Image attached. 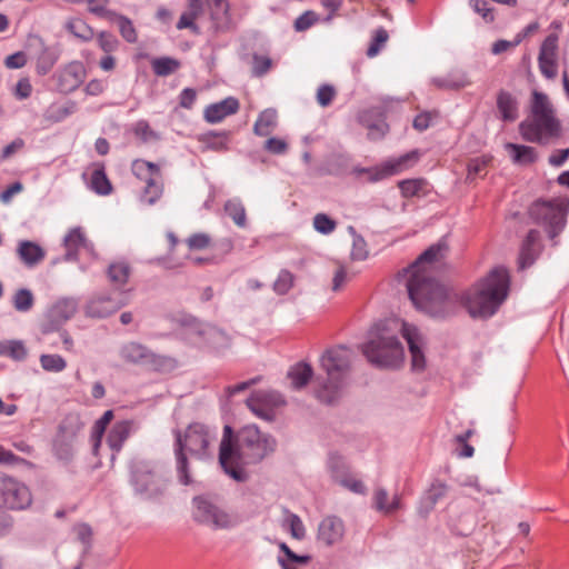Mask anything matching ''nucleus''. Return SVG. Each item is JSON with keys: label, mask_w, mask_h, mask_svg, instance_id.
I'll return each mask as SVG.
<instances>
[{"label": "nucleus", "mask_w": 569, "mask_h": 569, "mask_svg": "<svg viewBox=\"0 0 569 569\" xmlns=\"http://www.w3.org/2000/svg\"><path fill=\"white\" fill-rule=\"evenodd\" d=\"M150 350L140 342L129 341L120 347L119 356L128 365L146 367Z\"/></svg>", "instance_id": "4be33fe9"}, {"label": "nucleus", "mask_w": 569, "mask_h": 569, "mask_svg": "<svg viewBox=\"0 0 569 569\" xmlns=\"http://www.w3.org/2000/svg\"><path fill=\"white\" fill-rule=\"evenodd\" d=\"M78 310V301L73 298L58 300L48 311L50 323L42 326V332L48 333L70 320Z\"/></svg>", "instance_id": "dca6fc26"}, {"label": "nucleus", "mask_w": 569, "mask_h": 569, "mask_svg": "<svg viewBox=\"0 0 569 569\" xmlns=\"http://www.w3.org/2000/svg\"><path fill=\"white\" fill-rule=\"evenodd\" d=\"M24 147V141L21 138H16L13 141H11L9 144H7L0 154V160L4 161L12 156H14L17 152L22 150Z\"/></svg>", "instance_id": "338daca9"}, {"label": "nucleus", "mask_w": 569, "mask_h": 569, "mask_svg": "<svg viewBox=\"0 0 569 569\" xmlns=\"http://www.w3.org/2000/svg\"><path fill=\"white\" fill-rule=\"evenodd\" d=\"M67 29L77 38L89 41L93 37V30L83 21L74 20L67 23Z\"/></svg>", "instance_id": "8fccbe9b"}, {"label": "nucleus", "mask_w": 569, "mask_h": 569, "mask_svg": "<svg viewBox=\"0 0 569 569\" xmlns=\"http://www.w3.org/2000/svg\"><path fill=\"white\" fill-rule=\"evenodd\" d=\"M253 415L266 420L273 419V409L283 405L281 395L274 390H257L246 401Z\"/></svg>", "instance_id": "4468645a"}, {"label": "nucleus", "mask_w": 569, "mask_h": 569, "mask_svg": "<svg viewBox=\"0 0 569 569\" xmlns=\"http://www.w3.org/2000/svg\"><path fill=\"white\" fill-rule=\"evenodd\" d=\"M217 435L209 427L194 422L189 425L183 435L176 432L174 455L177 459V473L179 481L188 486L191 478L188 470V459L184 450L198 458L210 456L209 447L216 440Z\"/></svg>", "instance_id": "423d86ee"}, {"label": "nucleus", "mask_w": 569, "mask_h": 569, "mask_svg": "<svg viewBox=\"0 0 569 569\" xmlns=\"http://www.w3.org/2000/svg\"><path fill=\"white\" fill-rule=\"evenodd\" d=\"M130 276V267L127 262H114L111 263L108 268V278L110 282L120 288L124 286Z\"/></svg>", "instance_id": "e433bc0d"}, {"label": "nucleus", "mask_w": 569, "mask_h": 569, "mask_svg": "<svg viewBox=\"0 0 569 569\" xmlns=\"http://www.w3.org/2000/svg\"><path fill=\"white\" fill-rule=\"evenodd\" d=\"M264 149L273 154H283L288 150V143L283 139L272 137L264 142Z\"/></svg>", "instance_id": "0e129e2a"}, {"label": "nucleus", "mask_w": 569, "mask_h": 569, "mask_svg": "<svg viewBox=\"0 0 569 569\" xmlns=\"http://www.w3.org/2000/svg\"><path fill=\"white\" fill-rule=\"evenodd\" d=\"M17 253L27 267L37 266L46 257L44 250L38 243L30 240H21L18 243Z\"/></svg>", "instance_id": "393cba45"}, {"label": "nucleus", "mask_w": 569, "mask_h": 569, "mask_svg": "<svg viewBox=\"0 0 569 569\" xmlns=\"http://www.w3.org/2000/svg\"><path fill=\"white\" fill-rule=\"evenodd\" d=\"M89 187L98 194L107 196L111 193L112 186L109 181L103 163H93Z\"/></svg>", "instance_id": "cd10ccee"}, {"label": "nucleus", "mask_w": 569, "mask_h": 569, "mask_svg": "<svg viewBox=\"0 0 569 569\" xmlns=\"http://www.w3.org/2000/svg\"><path fill=\"white\" fill-rule=\"evenodd\" d=\"M425 181L421 179L402 180L399 182L401 194L406 198L417 196L423 188Z\"/></svg>", "instance_id": "864d4df0"}, {"label": "nucleus", "mask_w": 569, "mask_h": 569, "mask_svg": "<svg viewBox=\"0 0 569 569\" xmlns=\"http://www.w3.org/2000/svg\"><path fill=\"white\" fill-rule=\"evenodd\" d=\"M416 157H417V153L411 152V153H407V154L400 157L396 161L385 163L381 168H378L372 172V174L370 176V180L379 181V180L386 179L392 174L400 172L402 170L405 163L409 159L416 158Z\"/></svg>", "instance_id": "2f4dec72"}, {"label": "nucleus", "mask_w": 569, "mask_h": 569, "mask_svg": "<svg viewBox=\"0 0 569 569\" xmlns=\"http://www.w3.org/2000/svg\"><path fill=\"white\" fill-rule=\"evenodd\" d=\"M151 66L154 74L167 77L180 68V61L171 57H161L153 59Z\"/></svg>", "instance_id": "58836bf2"}, {"label": "nucleus", "mask_w": 569, "mask_h": 569, "mask_svg": "<svg viewBox=\"0 0 569 569\" xmlns=\"http://www.w3.org/2000/svg\"><path fill=\"white\" fill-rule=\"evenodd\" d=\"M569 209L567 199H556L552 201H536L529 210L530 217L542 224L549 237H557L566 224V216Z\"/></svg>", "instance_id": "9d476101"}, {"label": "nucleus", "mask_w": 569, "mask_h": 569, "mask_svg": "<svg viewBox=\"0 0 569 569\" xmlns=\"http://www.w3.org/2000/svg\"><path fill=\"white\" fill-rule=\"evenodd\" d=\"M328 470L335 481L339 482L343 477L347 476V465L345 459L336 453L331 452L327 461Z\"/></svg>", "instance_id": "37998d69"}, {"label": "nucleus", "mask_w": 569, "mask_h": 569, "mask_svg": "<svg viewBox=\"0 0 569 569\" xmlns=\"http://www.w3.org/2000/svg\"><path fill=\"white\" fill-rule=\"evenodd\" d=\"M336 89L331 84H321L317 91V102L321 107H328L336 97Z\"/></svg>", "instance_id": "bf43d9fd"}, {"label": "nucleus", "mask_w": 569, "mask_h": 569, "mask_svg": "<svg viewBox=\"0 0 569 569\" xmlns=\"http://www.w3.org/2000/svg\"><path fill=\"white\" fill-rule=\"evenodd\" d=\"M345 523L336 516H328L321 520L318 527V540L326 546H332L342 540Z\"/></svg>", "instance_id": "a211bd4d"}, {"label": "nucleus", "mask_w": 569, "mask_h": 569, "mask_svg": "<svg viewBox=\"0 0 569 569\" xmlns=\"http://www.w3.org/2000/svg\"><path fill=\"white\" fill-rule=\"evenodd\" d=\"M32 90L33 89L30 79L26 77L18 80L14 88L12 89V93L16 99L26 100L31 96Z\"/></svg>", "instance_id": "13d9d810"}, {"label": "nucleus", "mask_w": 569, "mask_h": 569, "mask_svg": "<svg viewBox=\"0 0 569 569\" xmlns=\"http://www.w3.org/2000/svg\"><path fill=\"white\" fill-rule=\"evenodd\" d=\"M559 122L547 94L533 91L531 118L519 124L522 138L529 142L542 143L545 139L558 136Z\"/></svg>", "instance_id": "6e6552de"}, {"label": "nucleus", "mask_w": 569, "mask_h": 569, "mask_svg": "<svg viewBox=\"0 0 569 569\" xmlns=\"http://www.w3.org/2000/svg\"><path fill=\"white\" fill-rule=\"evenodd\" d=\"M108 20L111 23L117 24L120 34L127 42L134 43L137 41L138 37L136 29L132 21L128 17L113 11L112 13H109Z\"/></svg>", "instance_id": "72a5a7b5"}, {"label": "nucleus", "mask_w": 569, "mask_h": 569, "mask_svg": "<svg viewBox=\"0 0 569 569\" xmlns=\"http://www.w3.org/2000/svg\"><path fill=\"white\" fill-rule=\"evenodd\" d=\"M295 277L289 270H281L273 283V290L278 295H286L293 286Z\"/></svg>", "instance_id": "3c124183"}, {"label": "nucleus", "mask_w": 569, "mask_h": 569, "mask_svg": "<svg viewBox=\"0 0 569 569\" xmlns=\"http://www.w3.org/2000/svg\"><path fill=\"white\" fill-rule=\"evenodd\" d=\"M34 302V298L32 292L29 289H19L16 291L12 303L17 311L27 312L29 311Z\"/></svg>", "instance_id": "a18cd8bd"}, {"label": "nucleus", "mask_w": 569, "mask_h": 569, "mask_svg": "<svg viewBox=\"0 0 569 569\" xmlns=\"http://www.w3.org/2000/svg\"><path fill=\"white\" fill-rule=\"evenodd\" d=\"M470 8L482 17L486 22L493 21L492 9L488 7L486 0H469Z\"/></svg>", "instance_id": "680f3d73"}, {"label": "nucleus", "mask_w": 569, "mask_h": 569, "mask_svg": "<svg viewBox=\"0 0 569 569\" xmlns=\"http://www.w3.org/2000/svg\"><path fill=\"white\" fill-rule=\"evenodd\" d=\"M31 503L30 489L18 479L0 471V508L24 510Z\"/></svg>", "instance_id": "ddd939ff"}, {"label": "nucleus", "mask_w": 569, "mask_h": 569, "mask_svg": "<svg viewBox=\"0 0 569 569\" xmlns=\"http://www.w3.org/2000/svg\"><path fill=\"white\" fill-rule=\"evenodd\" d=\"M162 191V183L157 181L154 178H148L142 200L148 204H153L161 197Z\"/></svg>", "instance_id": "09e8293b"}, {"label": "nucleus", "mask_w": 569, "mask_h": 569, "mask_svg": "<svg viewBox=\"0 0 569 569\" xmlns=\"http://www.w3.org/2000/svg\"><path fill=\"white\" fill-rule=\"evenodd\" d=\"M312 224L315 230L321 234H330L337 228V222L326 213H317Z\"/></svg>", "instance_id": "de8ad7c7"}, {"label": "nucleus", "mask_w": 569, "mask_h": 569, "mask_svg": "<svg viewBox=\"0 0 569 569\" xmlns=\"http://www.w3.org/2000/svg\"><path fill=\"white\" fill-rule=\"evenodd\" d=\"M350 361L351 351L343 346L330 349L321 357V367L328 377L327 381L320 385L316 391V396L321 402L330 405L341 397Z\"/></svg>", "instance_id": "0eeeda50"}, {"label": "nucleus", "mask_w": 569, "mask_h": 569, "mask_svg": "<svg viewBox=\"0 0 569 569\" xmlns=\"http://www.w3.org/2000/svg\"><path fill=\"white\" fill-rule=\"evenodd\" d=\"M397 332H401L408 343L412 370L423 371L426 368L423 338L416 326L397 318L387 319L375 326L371 339L362 346L363 355L376 367H398L403 361L405 351L397 338Z\"/></svg>", "instance_id": "f03ea898"}, {"label": "nucleus", "mask_w": 569, "mask_h": 569, "mask_svg": "<svg viewBox=\"0 0 569 569\" xmlns=\"http://www.w3.org/2000/svg\"><path fill=\"white\" fill-rule=\"evenodd\" d=\"M168 470L158 461L133 458L129 463V483L143 500L160 501L169 487Z\"/></svg>", "instance_id": "39448f33"}, {"label": "nucleus", "mask_w": 569, "mask_h": 569, "mask_svg": "<svg viewBox=\"0 0 569 569\" xmlns=\"http://www.w3.org/2000/svg\"><path fill=\"white\" fill-rule=\"evenodd\" d=\"M146 367L156 372L169 373L178 368V361L173 357L159 355L150 350Z\"/></svg>", "instance_id": "c756f323"}, {"label": "nucleus", "mask_w": 569, "mask_h": 569, "mask_svg": "<svg viewBox=\"0 0 569 569\" xmlns=\"http://www.w3.org/2000/svg\"><path fill=\"white\" fill-rule=\"evenodd\" d=\"M224 211L238 227L244 228L247 226L246 209L239 199L228 200L224 203Z\"/></svg>", "instance_id": "4c0bfd02"}, {"label": "nucleus", "mask_w": 569, "mask_h": 569, "mask_svg": "<svg viewBox=\"0 0 569 569\" xmlns=\"http://www.w3.org/2000/svg\"><path fill=\"white\" fill-rule=\"evenodd\" d=\"M97 41L102 51L111 53L119 47V40L110 32L101 31L97 36Z\"/></svg>", "instance_id": "5fc2aeb1"}, {"label": "nucleus", "mask_w": 569, "mask_h": 569, "mask_svg": "<svg viewBox=\"0 0 569 569\" xmlns=\"http://www.w3.org/2000/svg\"><path fill=\"white\" fill-rule=\"evenodd\" d=\"M388 32L383 28L377 29L375 31L372 41L367 49V56L369 58L376 57L380 52L385 43L388 41Z\"/></svg>", "instance_id": "603ef678"}, {"label": "nucleus", "mask_w": 569, "mask_h": 569, "mask_svg": "<svg viewBox=\"0 0 569 569\" xmlns=\"http://www.w3.org/2000/svg\"><path fill=\"white\" fill-rule=\"evenodd\" d=\"M132 131L142 142H151L160 139V136L150 128L146 120H140L133 124Z\"/></svg>", "instance_id": "49530a36"}, {"label": "nucleus", "mask_w": 569, "mask_h": 569, "mask_svg": "<svg viewBox=\"0 0 569 569\" xmlns=\"http://www.w3.org/2000/svg\"><path fill=\"white\" fill-rule=\"evenodd\" d=\"M557 40L556 38L548 37L541 44L538 63L541 73L547 79H553L557 76Z\"/></svg>", "instance_id": "6ab92c4d"}, {"label": "nucleus", "mask_w": 569, "mask_h": 569, "mask_svg": "<svg viewBox=\"0 0 569 569\" xmlns=\"http://www.w3.org/2000/svg\"><path fill=\"white\" fill-rule=\"evenodd\" d=\"M63 244L66 248L64 259L67 261L76 260L81 251L94 257L93 244L87 239L80 227L72 228L64 237Z\"/></svg>", "instance_id": "f3484780"}, {"label": "nucleus", "mask_w": 569, "mask_h": 569, "mask_svg": "<svg viewBox=\"0 0 569 569\" xmlns=\"http://www.w3.org/2000/svg\"><path fill=\"white\" fill-rule=\"evenodd\" d=\"M203 13L202 0H188V10L184 11L178 22L177 29H190L192 32L198 33L199 27L194 21Z\"/></svg>", "instance_id": "a878e982"}, {"label": "nucleus", "mask_w": 569, "mask_h": 569, "mask_svg": "<svg viewBox=\"0 0 569 569\" xmlns=\"http://www.w3.org/2000/svg\"><path fill=\"white\" fill-rule=\"evenodd\" d=\"M313 376L312 367L307 362H298L292 366L287 377L290 379L291 387L296 390L305 388Z\"/></svg>", "instance_id": "c85d7f7f"}, {"label": "nucleus", "mask_w": 569, "mask_h": 569, "mask_svg": "<svg viewBox=\"0 0 569 569\" xmlns=\"http://www.w3.org/2000/svg\"><path fill=\"white\" fill-rule=\"evenodd\" d=\"M448 251L445 239L431 244L418 259L405 269L406 286L413 306L435 318H445L451 315L456 307V299L447 288L439 283L431 272L430 266L440 261Z\"/></svg>", "instance_id": "f257e3e1"}, {"label": "nucleus", "mask_w": 569, "mask_h": 569, "mask_svg": "<svg viewBox=\"0 0 569 569\" xmlns=\"http://www.w3.org/2000/svg\"><path fill=\"white\" fill-rule=\"evenodd\" d=\"M505 149L509 153L512 161L517 164H531L538 158L536 149L529 146L508 142L505 144Z\"/></svg>", "instance_id": "bb28decb"}, {"label": "nucleus", "mask_w": 569, "mask_h": 569, "mask_svg": "<svg viewBox=\"0 0 569 569\" xmlns=\"http://www.w3.org/2000/svg\"><path fill=\"white\" fill-rule=\"evenodd\" d=\"M6 351H0L2 356H9L14 360H23L27 357V349L21 341H10L2 346Z\"/></svg>", "instance_id": "6e6d98bb"}, {"label": "nucleus", "mask_w": 569, "mask_h": 569, "mask_svg": "<svg viewBox=\"0 0 569 569\" xmlns=\"http://www.w3.org/2000/svg\"><path fill=\"white\" fill-rule=\"evenodd\" d=\"M83 426L77 412H70L63 417L52 441V451L58 460L69 462L73 458L74 446Z\"/></svg>", "instance_id": "9b49d317"}, {"label": "nucleus", "mask_w": 569, "mask_h": 569, "mask_svg": "<svg viewBox=\"0 0 569 569\" xmlns=\"http://www.w3.org/2000/svg\"><path fill=\"white\" fill-rule=\"evenodd\" d=\"M487 163H488V161L483 158L471 159L467 167V170H468L467 179L472 180L477 176L481 174L485 171Z\"/></svg>", "instance_id": "69168bd1"}, {"label": "nucleus", "mask_w": 569, "mask_h": 569, "mask_svg": "<svg viewBox=\"0 0 569 569\" xmlns=\"http://www.w3.org/2000/svg\"><path fill=\"white\" fill-rule=\"evenodd\" d=\"M273 67V61L268 54L258 52L252 53L251 73L253 77L261 78L266 76Z\"/></svg>", "instance_id": "a19ab883"}, {"label": "nucleus", "mask_w": 569, "mask_h": 569, "mask_svg": "<svg viewBox=\"0 0 569 569\" xmlns=\"http://www.w3.org/2000/svg\"><path fill=\"white\" fill-rule=\"evenodd\" d=\"M186 338L198 348H210L219 351L230 345L229 336L221 329L209 323H202L191 316L181 319Z\"/></svg>", "instance_id": "1a4fd4ad"}, {"label": "nucleus", "mask_w": 569, "mask_h": 569, "mask_svg": "<svg viewBox=\"0 0 569 569\" xmlns=\"http://www.w3.org/2000/svg\"><path fill=\"white\" fill-rule=\"evenodd\" d=\"M367 257L368 250L366 240L361 236L355 234L351 249L352 260L362 261L367 259Z\"/></svg>", "instance_id": "4d7b16f0"}, {"label": "nucleus", "mask_w": 569, "mask_h": 569, "mask_svg": "<svg viewBox=\"0 0 569 569\" xmlns=\"http://www.w3.org/2000/svg\"><path fill=\"white\" fill-rule=\"evenodd\" d=\"M113 418L112 410H107L93 425L92 428V441H93V453L97 455L98 448L101 443L102 436L107 429V426Z\"/></svg>", "instance_id": "ea45409f"}, {"label": "nucleus", "mask_w": 569, "mask_h": 569, "mask_svg": "<svg viewBox=\"0 0 569 569\" xmlns=\"http://www.w3.org/2000/svg\"><path fill=\"white\" fill-rule=\"evenodd\" d=\"M132 430V423L128 420L114 423L108 433L107 442L112 450L111 460L116 459V455L120 452L124 441L129 438Z\"/></svg>", "instance_id": "b1692460"}, {"label": "nucleus", "mask_w": 569, "mask_h": 569, "mask_svg": "<svg viewBox=\"0 0 569 569\" xmlns=\"http://www.w3.org/2000/svg\"><path fill=\"white\" fill-rule=\"evenodd\" d=\"M373 507L386 515L392 513L400 509V498L395 495L391 501L388 500V492L383 488H377L373 493Z\"/></svg>", "instance_id": "473e14b6"}, {"label": "nucleus", "mask_w": 569, "mask_h": 569, "mask_svg": "<svg viewBox=\"0 0 569 569\" xmlns=\"http://www.w3.org/2000/svg\"><path fill=\"white\" fill-rule=\"evenodd\" d=\"M510 276L505 267L493 268L487 277L475 284L465 296L471 317L493 316L509 293Z\"/></svg>", "instance_id": "20e7f679"}, {"label": "nucleus", "mask_w": 569, "mask_h": 569, "mask_svg": "<svg viewBox=\"0 0 569 569\" xmlns=\"http://www.w3.org/2000/svg\"><path fill=\"white\" fill-rule=\"evenodd\" d=\"M193 503V519L213 530H228L239 523L236 515L212 502L204 497H196Z\"/></svg>", "instance_id": "f8f14e48"}, {"label": "nucleus", "mask_w": 569, "mask_h": 569, "mask_svg": "<svg viewBox=\"0 0 569 569\" xmlns=\"http://www.w3.org/2000/svg\"><path fill=\"white\" fill-rule=\"evenodd\" d=\"M537 257L536 246L522 244L519 256V268L525 269L530 267Z\"/></svg>", "instance_id": "052dcab7"}, {"label": "nucleus", "mask_w": 569, "mask_h": 569, "mask_svg": "<svg viewBox=\"0 0 569 569\" xmlns=\"http://www.w3.org/2000/svg\"><path fill=\"white\" fill-rule=\"evenodd\" d=\"M74 533L77 536V539L81 541L86 549L90 547V541L92 537V529L87 523H80L74 527Z\"/></svg>", "instance_id": "774afa93"}, {"label": "nucleus", "mask_w": 569, "mask_h": 569, "mask_svg": "<svg viewBox=\"0 0 569 569\" xmlns=\"http://www.w3.org/2000/svg\"><path fill=\"white\" fill-rule=\"evenodd\" d=\"M284 525L289 529L292 538L302 540L306 537L305 525L298 515L286 511Z\"/></svg>", "instance_id": "c03bdc74"}, {"label": "nucleus", "mask_w": 569, "mask_h": 569, "mask_svg": "<svg viewBox=\"0 0 569 569\" xmlns=\"http://www.w3.org/2000/svg\"><path fill=\"white\" fill-rule=\"evenodd\" d=\"M126 303L127 300H114L110 297L101 296L93 298L88 302L86 313L92 318H106L119 310Z\"/></svg>", "instance_id": "aec40b11"}, {"label": "nucleus", "mask_w": 569, "mask_h": 569, "mask_svg": "<svg viewBox=\"0 0 569 569\" xmlns=\"http://www.w3.org/2000/svg\"><path fill=\"white\" fill-rule=\"evenodd\" d=\"M497 110L502 121H516L519 117L518 99L509 91L500 90L497 94Z\"/></svg>", "instance_id": "5701e85b"}, {"label": "nucleus", "mask_w": 569, "mask_h": 569, "mask_svg": "<svg viewBox=\"0 0 569 569\" xmlns=\"http://www.w3.org/2000/svg\"><path fill=\"white\" fill-rule=\"evenodd\" d=\"M278 123V114L274 109H266L258 116L253 126V132L260 137L269 136Z\"/></svg>", "instance_id": "7c9ffc66"}, {"label": "nucleus", "mask_w": 569, "mask_h": 569, "mask_svg": "<svg viewBox=\"0 0 569 569\" xmlns=\"http://www.w3.org/2000/svg\"><path fill=\"white\" fill-rule=\"evenodd\" d=\"M274 447L276 440L254 425L241 428L234 440L232 428L227 425L220 442L219 462L228 476L243 482L248 475L241 466L260 462Z\"/></svg>", "instance_id": "7ed1b4c3"}, {"label": "nucleus", "mask_w": 569, "mask_h": 569, "mask_svg": "<svg viewBox=\"0 0 569 569\" xmlns=\"http://www.w3.org/2000/svg\"><path fill=\"white\" fill-rule=\"evenodd\" d=\"M86 68L80 61H72L57 72V88L62 93L74 91L84 81Z\"/></svg>", "instance_id": "2eb2a0df"}, {"label": "nucleus", "mask_w": 569, "mask_h": 569, "mask_svg": "<svg viewBox=\"0 0 569 569\" xmlns=\"http://www.w3.org/2000/svg\"><path fill=\"white\" fill-rule=\"evenodd\" d=\"M228 139L229 133L224 131H209L199 138L207 149L218 152L228 150Z\"/></svg>", "instance_id": "c9c22d12"}, {"label": "nucleus", "mask_w": 569, "mask_h": 569, "mask_svg": "<svg viewBox=\"0 0 569 569\" xmlns=\"http://www.w3.org/2000/svg\"><path fill=\"white\" fill-rule=\"evenodd\" d=\"M318 21V16L313 11H306L300 14L295 21V29L297 31H305Z\"/></svg>", "instance_id": "e2e57ef3"}, {"label": "nucleus", "mask_w": 569, "mask_h": 569, "mask_svg": "<svg viewBox=\"0 0 569 569\" xmlns=\"http://www.w3.org/2000/svg\"><path fill=\"white\" fill-rule=\"evenodd\" d=\"M41 368L48 372H61L67 368V361L63 357L56 353H43L39 358Z\"/></svg>", "instance_id": "79ce46f5"}, {"label": "nucleus", "mask_w": 569, "mask_h": 569, "mask_svg": "<svg viewBox=\"0 0 569 569\" xmlns=\"http://www.w3.org/2000/svg\"><path fill=\"white\" fill-rule=\"evenodd\" d=\"M239 109V101L228 97L217 103L209 104L203 112L204 120L209 123L221 122L226 117L233 114Z\"/></svg>", "instance_id": "412c9836"}, {"label": "nucleus", "mask_w": 569, "mask_h": 569, "mask_svg": "<svg viewBox=\"0 0 569 569\" xmlns=\"http://www.w3.org/2000/svg\"><path fill=\"white\" fill-rule=\"evenodd\" d=\"M448 491V487L446 483L436 481L433 482L428 492L425 495L421 501V510L425 511V513H428L430 510L435 508L437 502L442 499Z\"/></svg>", "instance_id": "f704fd0d"}]
</instances>
